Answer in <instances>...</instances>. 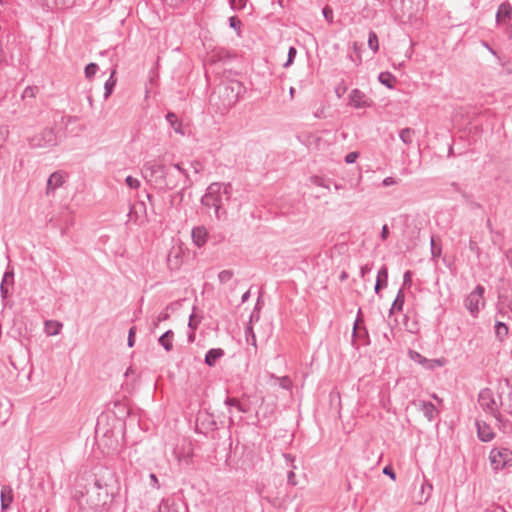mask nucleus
I'll use <instances>...</instances> for the list:
<instances>
[{"mask_svg":"<svg viewBox=\"0 0 512 512\" xmlns=\"http://www.w3.org/2000/svg\"><path fill=\"white\" fill-rule=\"evenodd\" d=\"M141 173L144 179L159 191L167 192L178 186V172L159 159L146 161Z\"/></svg>","mask_w":512,"mask_h":512,"instance_id":"1","label":"nucleus"},{"mask_svg":"<svg viewBox=\"0 0 512 512\" xmlns=\"http://www.w3.org/2000/svg\"><path fill=\"white\" fill-rule=\"evenodd\" d=\"M503 384L509 389L507 401L502 399V395L504 393L502 382H500L497 391L499 403L496 401L492 390L489 388L482 389L478 394L480 407L498 421H501L502 418V415L499 412V406L504 407L505 411L508 413H512V384L508 378L503 380Z\"/></svg>","mask_w":512,"mask_h":512,"instance_id":"2","label":"nucleus"},{"mask_svg":"<svg viewBox=\"0 0 512 512\" xmlns=\"http://www.w3.org/2000/svg\"><path fill=\"white\" fill-rule=\"evenodd\" d=\"M232 194L231 183H211L205 194L201 198V204L207 208H213L217 219L226 216V211L222 208L224 201H229Z\"/></svg>","mask_w":512,"mask_h":512,"instance_id":"3","label":"nucleus"},{"mask_svg":"<svg viewBox=\"0 0 512 512\" xmlns=\"http://www.w3.org/2000/svg\"><path fill=\"white\" fill-rule=\"evenodd\" d=\"M87 495L86 504L93 509L103 507L109 500V493L106 485H103L100 480L95 479L94 483L86 489V492L77 491L75 497L79 500L80 497Z\"/></svg>","mask_w":512,"mask_h":512,"instance_id":"4","label":"nucleus"},{"mask_svg":"<svg viewBox=\"0 0 512 512\" xmlns=\"http://www.w3.org/2000/svg\"><path fill=\"white\" fill-rule=\"evenodd\" d=\"M489 459L494 470L512 466V451L505 447H496L490 451Z\"/></svg>","mask_w":512,"mask_h":512,"instance_id":"5","label":"nucleus"},{"mask_svg":"<svg viewBox=\"0 0 512 512\" xmlns=\"http://www.w3.org/2000/svg\"><path fill=\"white\" fill-rule=\"evenodd\" d=\"M57 144V135L53 128H45L40 133L29 138V145L32 148H51Z\"/></svg>","mask_w":512,"mask_h":512,"instance_id":"6","label":"nucleus"},{"mask_svg":"<svg viewBox=\"0 0 512 512\" xmlns=\"http://www.w3.org/2000/svg\"><path fill=\"white\" fill-rule=\"evenodd\" d=\"M242 89L243 87L238 81H232L225 84L220 90V97L223 100V105L228 108L234 106L239 100V95Z\"/></svg>","mask_w":512,"mask_h":512,"instance_id":"7","label":"nucleus"},{"mask_svg":"<svg viewBox=\"0 0 512 512\" xmlns=\"http://www.w3.org/2000/svg\"><path fill=\"white\" fill-rule=\"evenodd\" d=\"M484 292V286L479 284L465 298L464 305L473 317H476L478 315L480 311V305L484 306Z\"/></svg>","mask_w":512,"mask_h":512,"instance_id":"8","label":"nucleus"},{"mask_svg":"<svg viewBox=\"0 0 512 512\" xmlns=\"http://www.w3.org/2000/svg\"><path fill=\"white\" fill-rule=\"evenodd\" d=\"M349 105L356 109L366 108L372 105V100L361 90L353 89L349 94Z\"/></svg>","mask_w":512,"mask_h":512,"instance_id":"9","label":"nucleus"},{"mask_svg":"<svg viewBox=\"0 0 512 512\" xmlns=\"http://www.w3.org/2000/svg\"><path fill=\"white\" fill-rule=\"evenodd\" d=\"M414 404L429 421L434 419L436 407L433 403L424 400H418Z\"/></svg>","mask_w":512,"mask_h":512,"instance_id":"10","label":"nucleus"},{"mask_svg":"<svg viewBox=\"0 0 512 512\" xmlns=\"http://www.w3.org/2000/svg\"><path fill=\"white\" fill-rule=\"evenodd\" d=\"M476 426L478 437L482 442H489L494 438L495 434L488 424L477 421Z\"/></svg>","mask_w":512,"mask_h":512,"instance_id":"11","label":"nucleus"},{"mask_svg":"<svg viewBox=\"0 0 512 512\" xmlns=\"http://www.w3.org/2000/svg\"><path fill=\"white\" fill-rule=\"evenodd\" d=\"M13 490L10 486L5 485L1 489L0 493V501H1V509L2 511H6L10 508L11 503L13 502Z\"/></svg>","mask_w":512,"mask_h":512,"instance_id":"12","label":"nucleus"},{"mask_svg":"<svg viewBox=\"0 0 512 512\" xmlns=\"http://www.w3.org/2000/svg\"><path fill=\"white\" fill-rule=\"evenodd\" d=\"M64 183L63 175L60 172L52 173L47 180L46 194L54 192L58 187Z\"/></svg>","mask_w":512,"mask_h":512,"instance_id":"13","label":"nucleus"},{"mask_svg":"<svg viewBox=\"0 0 512 512\" xmlns=\"http://www.w3.org/2000/svg\"><path fill=\"white\" fill-rule=\"evenodd\" d=\"M167 264L171 270L179 269L182 264V256L180 249H172L167 256Z\"/></svg>","mask_w":512,"mask_h":512,"instance_id":"14","label":"nucleus"},{"mask_svg":"<svg viewBox=\"0 0 512 512\" xmlns=\"http://www.w3.org/2000/svg\"><path fill=\"white\" fill-rule=\"evenodd\" d=\"M224 356V350L221 348H212L207 351L204 362L207 366L213 367L216 362Z\"/></svg>","mask_w":512,"mask_h":512,"instance_id":"15","label":"nucleus"},{"mask_svg":"<svg viewBox=\"0 0 512 512\" xmlns=\"http://www.w3.org/2000/svg\"><path fill=\"white\" fill-rule=\"evenodd\" d=\"M388 283V268L383 265L377 274L376 283H375V293L378 294L380 290L387 286Z\"/></svg>","mask_w":512,"mask_h":512,"instance_id":"16","label":"nucleus"},{"mask_svg":"<svg viewBox=\"0 0 512 512\" xmlns=\"http://www.w3.org/2000/svg\"><path fill=\"white\" fill-rule=\"evenodd\" d=\"M192 239L194 243L201 247L206 243L207 240V231L204 227H195L192 230Z\"/></svg>","mask_w":512,"mask_h":512,"instance_id":"17","label":"nucleus"},{"mask_svg":"<svg viewBox=\"0 0 512 512\" xmlns=\"http://www.w3.org/2000/svg\"><path fill=\"white\" fill-rule=\"evenodd\" d=\"M404 302H405V294H404V290L403 288H400L398 290V293L396 295V298L394 299L393 303H392V306L389 310V314H393L395 311L397 312H400L403 310V306H404Z\"/></svg>","mask_w":512,"mask_h":512,"instance_id":"18","label":"nucleus"},{"mask_svg":"<svg viewBox=\"0 0 512 512\" xmlns=\"http://www.w3.org/2000/svg\"><path fill=\"white\" fill-rule=\"evenodd\" d=\"M174 333L172 330L166 331L164 334H162L158 342L159 344L167 351H171L173 348L172 340H173Z\"/></svg>","mask_w":512,"mask_h":512,"instance_id":"19","label":"nucleus"},{"mask_svg":"<svg viewBox=\"0 0 512 512\" xmlns=\"http://www.w3.org/2000/svg\"><path fill=\"white\" fill-rule=\"evenodd\" d=\"M116 70L113 69L110 77L104 84V99H108L110 95L113 93V90L116 86L117 79L115 78Z\"/></svg>","mask_w":512,"mask_h":512,"instance_id":"20","label":"nucleus"},{"mask_svg":"<svg viewBox=\"0 0 512 512\" xmlns=\"http://www.w3.org/2000/svg\"><path fill=\"white\" fill-rule=\"evenodd\" d=\"M166 120L176 133L181 135L184 134L182 124L179 122L178 117L174 112H168L166 114Z\"/></svg>","mask_w":512,"mask_h":512,"instance_id":"21","label":"nucleus"},{"mask_svg":"<svg viewBox=\"0 0 512 512\" xmlns=\"http://www.w3.org/2000/svg\"><path fill=\"white\" fill-rule=\"evenodd\" d=\"M378 80L382 85L389 89L394 88V85L397 81L396 77L390 72H381L378 76Z\"/></svg>","mask_w":512,"mask_h":512,"instance_id":"22","label":"nucleus"},{"mask_svg":"<svg viewBox=\"0 0 512 512\" xmlns=\"http://www.w3.org/2000/svg\"><path fill=\"white\" fill-rule=\"evenodd\" d=\"M46 5L56 9H67L75 4V0H45Z\"/></svg>","mask_w":512,"mask_h":512,"instance_id":"23","label":"nucleus"},{"mask_svg":"<svg viewBox=\"0 0 512 512\" xmlns=\"http://www.w3.org/2000/svg\"><path fill=\"white\" fill-rule=\"evenodd\" d=\"M415 136V130L412 128H404L399 132V138L406 145H411L413 143Z\"/></svg>","mask_w":512,"mask_h":512,"instance_id":"24","label":"nucleus"},{"mask_svg":"<svg viewBox=\"0 0 512 512\" xmlns=\"http://www.w3.org/2000/svg\"><path fill=\"white\" fill-rule=\"evenodd\" d=\"M409 357L414 362L419 363L424 368L429 369V364H431L430 359H427L423 355H421L419 352L414 350H409Z\"/></svg>","mask_w":512,"mask_h":512,"instance_id":"25","label":"nucleus"},{"mask_svg":"<svg viewBox=\"0 0 512 512\" xmlns=\"http://www.w3.org/2000/svg\"><path fill=\"white\" fill-rule=\"evenodd\" d=\"M512 13V8L508 3H502L497 11L496 20L498 22L502 21L503 18H510Z\"/></svg>","mask_w":512,"mask_h":512,"instance_id":"26","label":"nucleus"},{"mask_svg":"<svg viewBox=\"0 0 512 512\" xmlns=\"http://www.w3.org/2000/svg\"><path fill=\"white\" fill-rule=\"evenodd\" d=\"M225 405L229 407H235L241 413H247L249 411V407L247 405H243L238 399L227 397L225 399Z\"/></svg>","mask_w":512,"mask_h":512,"instance_id":"27","label":"nucleus"},{"mask_svg":"<svg viewBox=\"0 0 512 512\" xmlns=\"http://www.w3.org/2000/svg\"><path fill=\"white\" fill-rule=\"evenodd\" d=\"M245 338H246L247 344L252 345L255 348H257L256 335H255L253 327L250 323L245 328Z\"/></svg>","mask_w":512,"mask_h":512,"instance_id":"28","label":"nucleus"},{"mask_svg":"<svg viewBox=\"0 0 512 512\" xmlns=\"http://www.w3.org/2000/svg\"><path fill=\"white\" fill-rule=\"evenodd\" d=\"M368 46L374 53L378 52L379 50L378 36L372 30L368 33Z\"/></svg>","mask_w":512,"mask_h":512,"instance_id":"29","label":"nucleus"},{"mask_svg":"<svg viewBox=\"0 0 512 512\" xmlns=\"http://www.w3.org/2000/svg\"><path fill=\"white\" fill-rule=\"evenodd\" d=\"M234 277V272L230 269L222 270L218 273V280L221 284H226Z\"/></svg>","mask_w":512,"mask_h":512,"instance_id":"30","label":"nucleus"},{"mask_svg":"<svg viewBox=\"0 0 512 512\" xmlns=\"http://www.w3.org/2000/svg\"><path fill=\"white\" fill-rule=\"evenodd\" d=\"M241 20L237 16L229 17V26L237 32V35H241Z\"/></svg>","mask_w":512,"mask_h":512,"instance_id":"31","label":"nucleus"},{"mask_svg":"<svg viewBox=\"0 0 512 512\" xmlns=\"http://www.w3.org/2000/svg\"><path fill=\"white\" fill-rule=\"evenodd\" d=\"M98 70V65L96 63H89L88 65H86L85 67V77L88 79V80H91L94 75L96 74Z\"/></svg>","mask_w":512,"mask_h":512,"instance_id":"32","label":"nucleus"},{"mask_svg":"<svg viewBox=\"0 0 512 512\" xmlns=\"http://www.w3.org/2000/svg\"><path fill=\"white\" fill-rule=\"evenodd\" d=\"M38 92L39 88L37 86H27L22 93V98H35Z\"/></svg>","mask_w":512,"mask_h":512,"instance_id":"33","label":"nucleus"},{"mask_svg":"<svg viewBox=\"0 0 512 512\" xmlns=\"http://www.w3.org/2000/svg\"><path fill=\"white\" fill-rule=\"evenodd\" d=\"M173 171L178 172V183L180 182V178L183 176L186 178V181H189V175L186 169L182 168L180 164H171L170 165Z\"/></svg>","mask_w":512,"mask_h":512,"instance_id":"34","label":"nucleus"},{"mask_svg":"<svg viewBox=\"0 0 512 512\" xmlns=\"http://www.w3.org/2000/svg\"><path fill=\"white\" fill-rule=\"evenodd\" d=\"M496 334L499 338H502L508 334V327L503 322H496L495 324Z\"/></svg>","mask_w":512,"mask_h":512,"instance_id":"35","label":"nucleus"},{"mask_svg":"<svg viewBox=\"0 0 512 512\" xmlns=\"http://www.w3.org/2000/svg\"><path fill=\"white\" fill-rule=\"evenodd\" d=\"M229 5L232 10L234 11H240L243 10L246 6L247 0H228Z\"/></svg>","mask_w":512,"mask_h":512,"instance_id":"36","label":"nucleus"},{"mask_svg":"<svg viewBox=\"0 0 512 512\" xmlns=\"http://www.w3.org/2000/svg\"><path fill=\"white\" fill-rule=\"evenodd\" d=\"M310 181H311V183H313L316 186L324 187L326 189H329V184L327 183V181L324 178L320 177V176H316V175L311 176L310 177Z\"/></svg>","mask_w":512,"mask_h":512,"instance_id":"37","label":"nucleus"},{"mask_svg":"<svg viewBox=\"0 0 512 512\" xmlns=\"http://www.w3.org/2000/svg\"><path fill=\"white\" fill-rule=\"evenodd\" d=\"M296 54H297V50L295 47L291 46L288 50V56H287V61L283 64V67L284 68H287L289 67L293 62H294V59L296 57Z\"/></svg>","mask_w":512,"mask_h":512,"instance_id":"38","label":"nucleus"},{"mask_svg":"<svg viewBox=\"0 0 512 512\" xmlns=\"http://www.w3.org/2000/svg\"><path fill=\"white\" fill-rule=\"evenodd\" d=\"M3 284H6V285H13L14 283V272L13 270H6V272L4 273L3 275V279H2V282Z\"/></svg>","mask_w":512,"mask_h":512,"instance_id":"39","label":"nucleus"},{"mask_svg":"<svg viewBox=\"0 0 512 512\" xmlns=\"http://www.w3.org/2000/svg\"><path fill=\"white\" fill-rule=\"evenodd\" d=\"M125 183L127 184V186H129L132 189H137L140 187V181L138 179L132 177L131 175L126 177Z\"/></svg>","mask_w":512,"mask_h":512,"instance_id":"40","label":"nucleus"},{"mask_svg":"<svg viewBox=\"0 0 512 512\" xmlns=\"http://www.w3.org/2000/svg\"><path fill=\"white\" fill-rule=\"evenodd\" d=\"M135 332H136L135 327H131L129 329L128 339H127V344L129 347H133L135 344Z\"/></svg>","mask_w":512,"mask_h":512,"instance_id":"41","label":"nucleus"},{"mask_svg":"<svg viewBox=\"0 0 512 512\" xmlns=\"http://www.w3.org/2000/svg\"><path fill=\"white\" fill-rule=\"evenodd\" d=\"M322 14H323L324 18L327 21L332 22V20H333V10L329 6H325L322 9Z\"/></svg>","mask_w":512,"mask_h":512,"instance_id":"42","label":"nucleus"},{"mask_svg":"<svg viewBox=\"0 0 512 512\" xmlns=\"http://www.w3.org/2000/svg\"><path fill=\"white\" fill-rule=\"evenodd\" d=\"M280 386L283 389L289 390L292 387V381L288 376H284L280 379Z\"/></svg>","mask_w":512,"mask_h":512,"instance_id":"43","label":"nucleus"},{"mask_svg":"<svg viewBox=\"0 0 512 512\" xmlns=\"http://www.w3.org/2000/svg\"><path fill=\"white\" fill-rule=\"evenodd\" d=\"M412 276L413 272L410 270H407L403 275V286H410L412 282Z\"/></svg>","mask_w":512,"mask_h":512,"instance_id":"44","label":"nucleus"},{"mask_svg":"<svg viewBox=\"0 0 512 512\" xmlns=\"http://www.w3.org/2000/svg\"><path fill=\"white\" fill-rule=\"evenodd\" d=\"M360 316H361V309L358 310L357 318L354 323V328H353V333H352L353 337L360 336V334L358 332V324H359V322H362V319Z\"/></svg>","mask_w":512,"mask_h":512,"instance_id":"45","label":"nucleus"},{"mask_svg":"<svg viewBox=\"0 0 512 512\" xmlns=\"http://www.w3.org/2000/svg\"><path fill=\"white\" fill-rule=\"evenodd\" d=\"M358 156V152H350L345 156V162L347 164H352L357 160Z\"/></svg>","mask_w":512,"mask_h":512,"instance_id":"46","label":"nucleus"},{"mask_svg":"<svg viewBox=\"0 0 512 512\" xmlns=\"http://www.w3.org/2000/svg\"><path fill=\"white\" fill-rule=\"evenodd\" d=\"M0 294H1V298L3 301L8 298V296H9L8 285L3 284V283L0 284Z\"/></svg>","mask_w":512,"mask_h":512,"instance_id":"47","label":"nucleus"},{"mask_svg":"<svg viewBox=\"0 0 512 512\" xmlns=\"http://www.w3.org/2000/svg\"><path fill=\"white\" fill-rule=\"evenodd\" d=\"M429 370H433L435 367H441L444 365L443 359H430Z\"/></svg>","mask_w":512,"mask_h":512,"instance_id":"48","label":"nucleus"},{"mask_svg":"<svg viewBox=\"0 0 512 512\" xmlns=\"http://www.w3.org/2000/svg\"><path fill=\"white\" fill-rule=\"evenodd\" d=\"M431 253L433 257H438L441 253V249L436 247L433 237L431 238Z\"/></svg>","mask_w":512,"mask_h":512,"instance_id":"49","label":"nucleus"},{"mask_svg":"<svg viewBox=\"0 0 512 512\" xmlns=\"http://www.w3.org/2000/svg\"><path fill=\"white\" fill-rule=\"evenodd\" d=\"M397 183H398V181L393 177H386L383 179V182H382L383 186H385V187L395 185Z\"/></svg>","mask_w":512,"mask_h":512,"instance_id":"50","label":"nucleus"},{"mask_svg":"<svg viewBox=\"0 0 512 512\" xmlns=\"http://www.w3.org/2000/svg\"><path fill=\"white\" fill-rule=\"evenodd\" d=\"M169 318V314L167 312H161L158 317H157V320L156 322L154 323V326L156 327L160 322L162 321H166L167 319Z\"/></svg>","mask_w":512,"mask_h":512,"instance_id":"51","label":"nucleus"},{"mask_svg":"<svg viewBox=\"0 0 512 512\" xmlns=\"http://www.w3.org/2000/svg\"><path fill=\"white\" fill-rule=\"evenodd\" d=\"M383 473L385 475H388L391 479L395 480L396 479V474L395 472L393 471V469L390 467V466H386L384 467L383 469Z\"/></svg>","mask_w":512,"mask_h":512,"instance_id":"52","label":"nucleus"},{"mask_svg":"<svg viewBox=\"0 0 512 512\" xmlns=\"http://www.w3.org/2000/svg\"><path fill=\"white\" fill-rule=\"evenodd\" d=\"M389 236V228L388 226L385 224L383 225L382 227V230H381V233H380V237L383 241H385Z\"/></svg>","mask_w":512,"mask_h":512,"instance_id":"53","label":"nucleus"},{"mask_svg":"<svg viewBox=\"0 0 512 512\" xmlns=\"http://www.w3.org/2000/svg\"><path fill=\"white\" fill-rule=\"evenodd\" d=\"M484 512H506V510L501 506L495 505L485 509Z\"/></svg>","mask_w":512,"mask_h":512,"instance_id":"54","label":"nucleus"},{"mask_svg":"<svg viewBox=\"0 0 512 512\" xmlns=\"http://www.w3.org/2000/svg\"><path fill=\"white\" fill-rule=\"evenodd\" d=\"M149 478L151 480V485L154 487V488H159V481H158V478L157 476L154 474V473H150L149 475Z\"/></svg>","mask_w":512,"mask_h":512,"instance_id":"55","label":"nucleus"},{"mask_svg":"<svg viewBox=\"0 0 512 512\" xmlns=\"http://www.w3.org/2000/svg\"><path fill=\"white\" fill-rule=\"evenodd\" d=\"M8 135V128L5 126L0 127V141H4Z\"/></svg>","mask_w":512,"mask_h":512,"instance_id":"56","label":"nucleus"},{"mask_svg":"<svg viewBox=\"0 0 512 512\" xmlns=\"http://www.w3.org/2000/svg\"><path fill=\"white\" fill-rule=\"evenodd\" d=\"M287 479H288V483L291 484V485H296V482H295V473L293 471H289L288 472V475H287Z\"/></svg>","mask_w":512,"mask_h":512,"instance_id":"57","label":"nucleus"},{"mask_svg":"<svg viewBox=\"0 0 512 512\" xmlns=\"http://www.w3.org/2000/svg\"><path fill=\"white\" fill-rule=\"evenodd\" d=\"M371 271V268L368 265L361 266L360 268V274L361 277L364 278L367 273Z\"/></svg>","mask_w":512,"mask_h":512,"instance_id":"58","label":"nucleus"},{"mask_svg":"<svg viewBox=\"0 0 512 512\" xmlns=\"http://www.w3.org/2000/svg\"><path fill=\"white\" fill-rule=\"evenodd\" d=\"M191 166L193 167L195 173H199L202 169V166H201L200 162H198V161L192 162Z\"/></svg>","mask_w":512,"mask_h":512,"instance_id":"59","label":"nucleus"},{"mask_svg":"<svg viewBox=\"0 0 512 512\" xmlns=\"http://www.w3.org/2000/svg\"><path fill=\"white\" fill-rule=\"evenodd\" d=\"M166 3H168L170 6H178L180 3H182L184 0H164Z\"/></svg>","mask_w":512,"mask_h":512,"instance_id":"60","label":"nucleus"},{"mask_svg":"<svg viewBox=\"0 0 512 512\" xmlns=\"http://www.w3.org/2000/svg\"><path fill=\"white\" fill-rule=\"evenodd\" d=\"M250 297V291H246L241 297V303H245Z\"/></svg>","mask_w":512,"mask_h":512,"instance_id":"61","label":"nucleus"},{"mask_svg":"<svg viewBox=\"0 0 512 512\" xmlns=\"http://www.w3.org/2000/svg\"><path fill=\"white\" fill-rule=\"evenodd\" d=\"M146 198L149 201L150 205L153 206L154 205V198H153V196L150 193H146Z\"/></svg>","mask_w":512,"mask_h":512,"instance_id":"62","label":"nucleus"},{"mask_svg":"<svg viewBox=\"0 0 512 512\" xmlns=\"http://www.w3.org/2000/svg\"><path fill=\"white\" fill-rule=\"evenodd\" d=\"M483 45L487 48V50H489L493 55H496V52L495 50H493L489 45L488 43L484 42Z\"/></svg>","mask_w":512,"mask_h":512,"instance_id":"63","label":"nucleus"},{"mask_svg":"<svg viewBox=\"0 0 512 512\" xmlns=\"http://www.w3.org/2000/svg\"><path fill=\"white\" fill-rule=\"evenodd\" d=\"M209 427H210L211 429H216V428H217V424H216V422H215L214 420H210V421H209Z\"/></svg>","mask_w":512,"mask_h":512,"instance_id":"64","label":"nucleus"}]
</instances>
